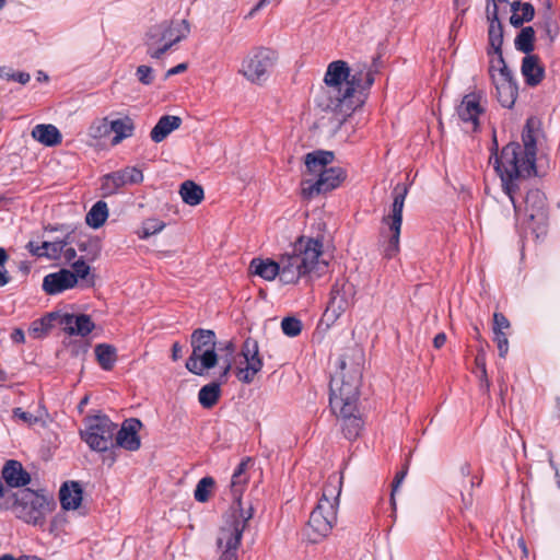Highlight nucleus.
<instances>
[{"label": "nucleus", "instance_id": "4be33fe9", "mask_svg": "<svg viewBox=\"0 0 560 560\" xmlns=\"http://www.w3.org/2000/svg\"><path fill=\"white\" fill-rule=\"evenodd\" d=\"M77 284L75 275L71 270L61 269L57 272L45 276L43 280V289L48 294H58L67 289H71Z\"/></svg>", "mask_w": 560, "mask_h": 560}, {"label": "nucleus", "instance_id": "4468645a", "mask_svg": "<svg viewBox=\"0 0 560 560\" xmlns=\"http://www.w3.org/2000/svg\"><path fill=\"white\" fill-rule=\"evenodd\" d=\"M143 173L136 166H126L121 170L105 174L101 177V191L103 197H109L119 192L127 185L142 183Z\"/></svg>", "mask_w": 560, "mask_h": 560}, {"label": "nucleus", "instance_id": "c85d7f7f", "mask_svg": "<svg viewBox=\"0 0 560 560\" xmlns=\"http://www.w3.org/2000/svg\"><path fill=\"white\" fill-rule=\"evenodd\" d=\"M32 137L46 147H56L62 141L59 129L50 124L36 125L32 130Z\"/></svg>", "mask_w": 560, "mask_h": 560}, {"label": "nucleus", "instance_id": "f8f14e48", "mask_svg": "<svg viewBox=\"0 0 560 560\" xmlns=\"http://www.w3.org/2000/svg\"><path fill=\"white\" fill-rule=\"evenodd\" d=\"M408 194V187L404 184H397L393 190V203L390 213L384 217L383 222L388 225L390 236L384 248L386 258L394 257L399 250V236L402 223V209Z\"/></svg>", "mask_w": 560, "mask_h": 560}, {"label": "nucleus", "instance_id": "f257e3e1", "mask_svg": "<svg viewBox=\"0 0 560 560\" xmlns=\"http://www.w3.org/2000/svg\"><path fill=\"white\" fill-rule=\"evenodd\" d=\"M534 119L526 121L522 132L523 145L510 142L503 147L500 154L495 153L493 166L501 179L504 194L520 210L515 200V190L524 178L536 174V138L534 136Z\"/></svg>", "mask_w": 560, "mask_h": 560}, {"label": "nucleus", "instance_id": "680f3d73", "mask_svg": "<svg viewBox=\"0 0 560 560\" xmlns=\"http://www.w3.org/2000/svg\"><path fill=\"white\" fill-rule=\"evenodd\" d=\"M77 257V252L73 247H65L61 254V258H63L67 262L72 261Z\"/></svg>", "mask_w": 560, "mask_h": 560}, {"label": "nucleus", "instance_id": "7c9ffc66", "mask_svg": "<svg viewBox=\"0 0 560 560\" xmlns=\"http://www.w3.org/2000/svg\"><path fill=\"white\" fill-rule=\"evenodd\" d=\"M342 478L343 477L341 474L330 475L323 488V493L318 502L328 501V503H330V505L337 510L339 504V497L341 493Z\"/></svg>", "mask_w": 560, "mask_h": 560}, {"label": "nucleus", "instance_id": "603ef678", "mask_svg": "<svg viewBox=\"0 0 560 560\" xmlns=\"http://www.w3.org/2000/svg\"><path fill=\"white\" fill-rule=\"evenodd\" d=\"M493 341L497 343L499 355L505 358L509 352V340L505 332H493Z\"/></svg>", "mask_w": 560, "mask_h": 560}, {"label": "nucleus", "instance_id": "473e14b6", "mask_svg": "<svg viewBox=\"0 0 560 560\" xmlns=\"http://www.w3.org/2000/svg\"><path fill=\"white\" fill-rule=\"evenodd\" d=\"M498 101L503 107L512 108L515 104L518 94V86L516 82H493Z\"/></svg>", "mask_w": 560, "mask_h": 560}, {"label": "nucleus", "instance_id": "9b49d317", "mask_svg": "<svg viewBox=\"0 0 560 560\" xmlns=\"http://www.w3.org/2000/svg\"><path fill=\"white\" fill-rule=\"evenodd\" d=\"M277 61V52L265 47L252 49L243 59L238 73L252 83L266 81Z\"/></svg>", "mask_w": 560, "mask_h": 560}, {"label": "nucleus", "instance_id": "c9c22d12", "mask_svg": "<svg viewBox=\"0 0 560 560\" xmlns=\"http://www.w3.org/2000/svg\"><path fill=\"white\" fill-rule=\"evenodd\" d=\"M179 194L185 203L189 206H197L203 199V189L192 180H185L180 185Z\"/></svg>", "mask_w": 560, "mask_h": 560}, {"label": "nucleus", "instance_id": "20e7f679", "mask_svg": "<svg viewBox=\"0 0 560 560\" xmlns=\"http://www.w3.org/2000/svg\"><path fill=\"white\" fill-rule=\"evenodd\" d=\"M331 151L317 150L305 155V165L310 173L317 176L316 179L302 182V196L311 199L319 194L336 189L346 178V172L339 166L327 167L334 161Z\"/></svg>", "mask_w": 560, "mask_h": 560}, {"label": "nucleus", "instance_id": "4d7b16f0", "mask_svg": "<svg viewBox=\"0 0 560 560\" xmlns=\"http://www.w3.org/2000/svg\"><path fill=\"white\" fill-rule=\"evenodd\" d=\"M13 417L20 419L24 423L33 424L37 421V418L32 413L24 411L22 408H14L12 410Z\"/></svg>", "mask_w": 560, "mask_h": 560}, {"label": "nucleus", "instance_id": "6e6552de", "mask_svg": "<svg viewBox=\"0 0 560 560\" xmlns=\"http://www.w3.org/2000/svg\"><path fill=\"white\" fill-rule=\"evenodd\" d=\"M527 178H524L518 188L515 190V200L520 210L513 206L515 215L517 218L523 217V220L527 223V228L530 229L536 235L545 233L548 223V208L547 199L545 194L538 188H532L526 191L525 197L522 201L518 200L517 194L524 187ZM512 205H514L512 202Z\"/></svg>", "mask_w": 560, "mask_h": 560}, {"label": "nucleus", "instance_id": "13d9d810", "mask_svg": "<svg viewBox=\"0 0 560 560\" xmlns=\"http://www.w3.org/2000/svg\"><path fill=\"white\" fill-rule=\"evenodd\" d=\"M494 54L497 55V57L490 61V67H489V73L491 77H492V73L498 72L501 69V67H504L506 65L505 60L503 58V55H502V49H500V52H494Z\"/></svg>", "mask_w": 560, "mask_h": 560}, {"label": "nucleus", "instance_id": "338daca9", "mask_svg": "<svg viewBox=\"0 0 560 560\" xmlns=\"http://www.w3.org/2000/svg\"><path fill=\"white\" fill-rule=\"evenodd\" d=\"M271 2V0H260L249 12V16H253L257 11L265 8Z\"/></svg>", "mask_w": 560, "mask_h": 560}, {"label": "nucleus", "instance_id": "c03bdc74", "mask_svg": "<svg viewBox=\"0 0 560 560\" xmlns=\"http://www.w3.org/2000/svg\"><path fill=\"white\" fill-rule=\"evenodd\" d=\"M165 224L158 219H148L143 222L141 231L139 232L140 238H148L164 229Z\"/></svg>", "mask_w": 560, "mask_h": 560}, {"label": "nucleus", "instance_id": "7ed1b4c3", "mask_svg": "<svg viewBox=\"0 0 560 560\" xmlns=\"http://www.w3.org/2000/svg\"><path fill=\"white\" fill-rule=\"evenodd\" d=\"M322 254V240L301 236L295 242L293 252L282 255L279 260L280 281L284 284H292L313 271H319Z\"/></svg>", "mask_w": 560, "mask_h": 560}, {"label": "nucleus", "instance_id": "2f4dec72", "mask_svg": "<svg viewBox=\"0 0 560 560\" xmlns=\"http://www.w3.org/2000/svg\"><path fill=\"white\" fill-rule=\"evenodd\" d=\"M249 268L254 275L267 281L273 280L277 276L280 277L279 261L276 262L270 259L254 258L250 261Z\"/></svg>", "mask_w": 560, "mask_h": 560}, {"label": "nucleus", "instance_id": "412c9836", "mask_svg": "<svg viewBox=\"0 0 560 560\" xmlns=\"http://www.w3.org/2000/svg\"><path fill=\"white\" fill-rule=\"evenodd\" d=\"M483 109L479 104V96L470 93L463 97L460 105L457 108V114L460 120L471 126L472 131L479 128V116Z\"/></svg>", "mask_w": 560, "mask_h": 560}, {"label": "nucleus", "instance_id": "a19ab883", "mask_svg": "<svg viewBox=\"0 0 560 560\" xmlns=\"http://www.w3.org/2000/svg\"><path fill=\"white\" fill-rule=\"evenodd\" d=\"M214 486V480L212 477H203L201 478L195 489L194 498L198 502H207L210 498L211 489Z\"/></svg>", "mask_w": 560, "mask_h": 560}, {"label": "nucleus", "instance_id": "39448f33", "mask_svg": "<svg viewBox=\"0 0 560 560\" xmlns=\"http://www.w3.org/2000/svg\"><path fill=\"white\" fill-rule=\"evenodd\" d=\"M190 33L187 20H165L154 24L144 35L147 54L153 59H161L174 45L180 43Z\"/></svg>", "mask_w": 560, "mask_h": 560}, {"label": "nucleus", "instance_id": "79ce46f5", "mask_svg": "<svg viewBox=\"0 0 560 560\" xmlns=\"http://www.w3.org/2000/svg\"><path fill=\"white\" fill-rule=\"evenodd\" d=\"M281 329L285 336L296 337L301 334L302 322L294 316L284 317L281 320Z\"/></svg>", "mask_w": 560, "mask_h": 560}, {"label": "nucleus", "instance_id": "bf43d9fd", "mask_svg": "<svg viewBox=\"0 0 560 560\" xmlns=\"http://www.w3.org/2000/svg\"><path fill=\"white\" fill-rule=\"evenodd\" d=\"M26 248L34 256H37V257L45 256L44 242L42 243V245H37L35 242H28L26 245Z\"/></svg>", "mask_w": 560, "mask_h": 560}, {"label": "nucleus", "instance_id": "cd10ccee", "mask_svg": "<svg viewBox=\"0 0 560 560\" xmlns=\"http://www.w3.org/2000/svg\"><path fill=\"white\" fill-rule=\"evenodd\" d=\"M182 125V118L178 116L164 115L150 132L151 140L155 143L162 142L167 136L178 129Z\"/></svg>", "mask_w": 560, "mask_h": 560}, {"label": "nucleus", "instance_id": "774afa93", "mask_svg": "<svg viewBox=\"0 0 560 560\" xmlns=\"http://www.w3.org/2000/svg\"><path fill=\"white\" fill-rule=\"evenodd\" d=\"M10 282V276L5 268L0 269V285L3 287Z\"/></svg>", "mask_w": 560, "mask_h": 560}, {"label": "nucleus", "instance_id": "a878e982", "mask_svg": "<svg viewBox=\"0 0 560 560\" xmlns=\"http://www.w3.org/2000/svg\"><path fill=\"white\" fill-rule=\"evenodd\" d=\"M503 1H498V3H502ZM510 4L512 15L510 18V23L514 27H520L524 23L529 22L534 19L535 8L529 2H521V0H509L504 1Z\"/></svg>", "mask_w": 560, "mask_h": 560}, {"label": "nucleus", "instance_id": "864d4df0", "mask_svg": "<svg viewBox=\"0 0 560 560\" xmlns=\"http://www.w3.org/2000/svg\"><path fill=\"white\" fill-rule=\"evenodd\" d=\"M407 475V468L398 471L393 480V483H392V493H390V503L393 505V508L395 509L396 508V501H395V494L396 492L398 491V488L400 487V485L402 483L405 477Z\"/></svg>", "mask_w": 560, "mask_h": 560}, {"label": "nucleus", "instance_id": "b1692460", "mask_svg": "<svg viewBox=\"0 0 560 560\" xmlns=\"http://www.w3.org/2000/svg\"><path fill=\"white\" fill-rule=\"evenodd\" d=\"M60 325L70 336H88L95 327L91 317L85 314H63L60 317Z\"/></svg>", "mask_w": 560, "mask_h": 560}, {"label": "nucleus", "instance_id": "58836bf2", "mask_svg": "<svg viewBox=\"0 0 560 560\" xmlns=\"http://www.w3.org/2000/svg\"><path fill=\"white\" fill-rule=\"evenodd\" d=\"M98 364L105 371L113 369L116 362V349L107 343H100L94 349Z\"/></svg>", "mask_w": 560, "mask_h": 560}, {"label": "nucleus", "instance_id": "3c124183", "mask_svg": "<svg viewBox=\"0 0 560 560\" xmlns=\"http://www.w3.org/2000/svg\"><path fill=\"white\" fill-rule=\"evenodd\" d=\"M72 275H75V280L85 279L90 273V266L85 262V258H80L72 264Z\"/></svg>", "mask_w": 560, "mask_h": 560}, {"label": "nucleus", "instance_id": "1a4fd4ad", "mask_svg": "<svg viewBox=\"0 0 560 560\" xmlns=\"http://www.w3.org/2000/svg\"><path fill=\"white\" fill-rule=\"evenodd\" d=\"M339 368L341 375H336L330 381L329 405L334 413H337V410H348L358 407L359 400V369L354 371V374L349 380H346L343 371L347 368V361L345 357L340 358Z\"/></svg>", "mask_w": 560, "mask_h": 560}, {"label": "nucleus", "instance_id": "09e8293b", "mask_svg": "<svg viewBox=\"0 0 560 560\" xmlns=\"http://www.w3.org/2000/svg\"><path fill=\"white\" fill-rule=\"evenodd\" d=\"M136 77L142 84L150 85L154 80L153 69L149 66L141 65L136 70Z\"/></svg>", "mask_w": 560, "mask_h": 560}, {"label": "nucleus", "instance_id": "c756f323", "mask_svg": "<svg viewBox=\"0 0 560 560\" xmlns=\"http://www.w3.org/2000/svg\"><path fill=\"white\" fill-rule=\"evenodd\" d=\"M108 129L114 132L115 136L112 139V144L117 145L122 140L130 138L135 131V122L129 116L109 120Z\"/></svg>", "mask_w": 560, "mask_h": 560}, {"label": "nucleus", "instance_id": "dca6fc26", "mask_svg": "<svg viewBox=\"0 0 560 560\" xmlns=\"http://www.w3.org/2000/svg\"><path fill=\"white\" fill-rule=\"evenodd\" d=\"M0 478V506L2 500L11 495V488L25 487L31 482V475L24 469L23 465L15 459H9L4 463Z\"/></svg>", "mask_w": 560, "mask_h": 560}, {"label": "nucleus", "instance_id": "e2e57ef3", "mask_svg": "<svg viewBox=\"0 0 560 560\" xmlns=\"http://www.w3.org/2000/svg\"><path fill=\"white\" fill-rule=\"evenodd\" d=\"M11 339L13 342L22 343L25 340L24 331L20 328H15L11 334Z\"/></svg>", "mask_w": 560, "mask_h": 560}, {"label": "nucleus", "instance_id": "a211bd4d", "mask_svg": "<svg viewBox=\"0 0 560 560\" xmlns=\"http://www.w3.org/2000/svg\"><path fill=\"white\" fill-rule=\"evenodd\" d=\"M354 299V287L346 280H338L331 288L327 312L339 317L352 304Z\"/></svg>", "mask_w": 560, "mask_h": 560}, {"label": "nucleus", "instance_id": "e433bc0d", "mask_svg": "<svg viewBox=\"0 0 560 560\" xmlns=\"http://www.w3.org/2000/svg\"><path fill=\"white\" fill-rule=\"evenodd\" d=\"M220 396V383L211 382L200 388L198 393V400L203 408L210 409L218 402Z\"/></svg>", "mask_w": 560, "mask_h": 560}, {"label": "nucleus", "instance_id": "f03ea898", "mask_svg": "<svg viewBox=\"0 0 560 560\" xmlns=\"http://www.w3.org/2000/svg\"><path fill=\"white\" fill-rule=\"evenodd\" d=\"M250 464V457L243 458L232 475L230 487L237 506L232 509L226 516L225 524L219 530L217 547L220 556L218 560H238L243 533L253 517L252 508L247 511L241 508V497L249 479L247 469Z\"/></svg>", "mask_w": 560, "mask_h": 560}, {"label": "nucleus", "instance_id": "de8ad7c7", "mask_svg": "<svg viewBox=\"0 0 560 560\" xmlns=\"http://www.w3.org/2000/svg\"><path fill=\"white\" fill-rule=\"evenodd\" d=\"M109 120L108 118H104L102 120L95 121L91 125L89 129V135L94 138H102L110 133V130L108 129Z\"/></svg>", "mask_w": 560, "mask_h": 560}, {"label": "nucleus", "instance_id": "6ab92c4d", "mask_svg": "<svg viewBox=\"0 0 560 560\" xmlns=\"http://www.w3.org/2000/svg\"><path fill=\"white\" fill-rule=\"evenodd\" d=\"M142 427V422L137 418H129L125 420L121 428L115 433L116 444L127 451L135 452L141 446L139 430Z\"/></svg>", "mask_w": 560, "mask_h": 560}, {"label": "nucleus", "instance_id": "5fc2aeb1", "mask_svg": "<svg viewBox=\"0 0 560 560\" xmlns=\"http://www.w3.org/2000/svg\"><path fill=\"white\" fill-rule=\"evenodd\" d=\"M510 328L509 319L502 313L493 314V332H504Z\"/></svg>", "mask_w": 560, "mask_h": 560}, {"label": "nucleus", "instance_id": "052dcab7", "mask_svg": "<svg viewBox=\"0 0 560 560\" xmlns=\"http://www.w3.org/2000/svg\"><path fill=\"white\" fill-rule=\"evenodd\" d=\"M187 69V65L186 63H179L171 69H168L165 73V79H168L172 75H175V74H178V73H182L184 71H186Z\"/></svg>", "mask_w": 560, "mask_h": 560}, {"label": "nucleus", "instance_id": "ddd939ff", "mask_svg": "<svg viewBox=\"0 0 560 560\" xmlns=\"http://www.w3.org/2000/svg\"><path fill=\"white\" fill-rule=\"evenodd\" d=\"M336 521L337 510L328 501L318 502L311 512L303 535L310 542L317 544L330 534Z\"/></svg>", "mask_w": 560, "mask_h": 560}, {"label": "nucleus", "instance_id": "4c0bfd02", "mask_svg": "<svg viewBox=\"0 0 560 560\" xmlns=\"http://www.w3.org/2000/svg\"><path fill=\"white\" fill-rule=\"evenodd\" d=\"M108 218V208L105 201H97L88 212L85 221L93 229L101 228Z\"/></svg>", "mask_w": 560, "mask_h": 560}, {"label": "nucleus", "instance_id": "bb28decb", "mask_svg": "<svg viewBox=\"0 0 560 560\" xmlns=\"http://www.w3.org/2000/svg\"><path fill=\"white\" fill-rule=\"evenodd\" d=\"M62 509L75 510L82 502V488L78 481L65 482L59 491Z\"/></svg>", "mask_w": 560, "mask_h": 560}, {"label": "nucleus", "instance_id": "ea45409f", "mask_svg": "<svg viewBox=\"0 0 560 560\" xmlns=\"http://www.w3.org/2000/svg\"><path fill=\"white\" fill-rule=\"evenodd\" d=\"M535 31L532 26H526L517 34L514 44L518 51L530 55L534 50Z\"/></svg>", "mask_w": 560, "mask_h": 560}, {"label": "nucleus", "instance_id": "f3484780", "mask_svg": "<svg viewBox=\"0 0 560 560\" xmlns=\"http://www.w3.org/2000/svg\"><path fill=\"white\" fill-rule=\"evenodd\" d=\"M350 74V68L343 60H336L328 65L324 82L329 89L330 102L338 101L346 88V82Z\"/></svg>", "mask_w": 560, "mask_h": 560}, {"label": "nucleus", "instance_id": "0e129e2a", "mask_svg": "<svg viewBox=\"0 0 560 560\" xmlns=\"http://www.w3.org/2000/svg\"><path fill=\"white\" fill-rule=\"evenodd\" d=\"M182 351L183 347L179 345V342H174L172 346V359L173 361H177L182 358Z\"/></svg>", "mask_w": 560, "mask_h": 560}, {"label": "nucleus", "instance_id": "72a5a7b5", "mask_svg": "<svg viewBox=\"0 0 560 560\" xmlns=\"http://www.w3.org/2000/svg\"><path fill=\"white\" fill-rule=\"evenodd\" d=\"M61 315L57 313H49L46 316L42 317L32 323L28 334L35 338H43L48 334V331L54 327V323L58 320L60 323Z\"/></svg>", "mask_w": 560, "mask_h": 560}, {"label": "nucleus", "instance_id": "69168bd1", "mask_svg": "<svg viewBox=\"0 0 560 560\" xmlns=\"http://www.w3.org/2000/svg\"><path fill=\"white\" fill-rule=\"evenodd\" d=\"M446 342V335L444 332L438 334L433 339V346L436 349L442 348Z\"/></svg>", "mask_w": 560, "mask_h": 560}, {"label": "nucleus", "instance_id": "49530a36", "mask_svg": "<svg viewBox=\"0 0 560 560\" xmlns=\"http://www.w3.org/2000/svg\"><path fill=\"white\" fill-rule=\"evenodd\" d=\"M68 245L66 240L55 242H44L45 256L51 259L61 258L63 248Z\"/></svg>", "mask_w": 560, "mask_h": 560}, {"label": "nucleus", "instance_id": "393cba45", "mask_svg": "<svg viewBox=\"0 0 560 560\" xmlns=\"http://www.w3.org/2000/svg\"><path fill=\"white\" fill-rule=\"evenodd\" d=\"M521 72L529 86L538 85L545 77V68L536 55H527L523 58Z\"/></svg>", "mask_w": 560, "mask_h": 560}, {"label": "nucleus", "instance_id": "423d86ee", "mask_svg": "<svg viewBox=\"0 0 560 560\" xmlns=\"http://www.w3.org/2000/svg\"><path fill=\"white\" fill-rule=\"evenodd\" d=\"M374 74L372 67L366 63H357L350 68V74L341 97L338 101H332L327 106L343 116L350 115L363 103L362 94L373 85Z\"/></svg>", "mask_w": 560, "mask_h": 560}, {"label": "nucleus", "instance_id": "2eb2a0df", "mask_svg": "<svg viewBox=\"0 0 560 560\" xmlns=\"http://www.w3.org/2000/svg\"><path fill=\"white\" fill-rule=\"evenodd\" d=\"M241 354L244 358L245 366L236 368L235 375L237 380L244 384H250L256 374L259 373L264 366L262 359L259 354V346L257 340L247 338L243 342Z\"/></svg>", "mask_w": 560, "mask_h": 560}, {"label": "nucleus", "instance_id": "aec40b11", "mask_svg": "<svg viewBox=\"0 0 560 560\" xmlns=\"http://www.w3.org/2000/svg\"><path fill=\"white\" fill-rule=\"evenodd\" d=\"M341 422V430L349 441L357 440L363 430L364 421L358 407L348 410H337L335 413Z\"/></svg>", "mask_w": 560, "mask_h": 560}, {"label": "nucleus", "instance_id": "37998d69", "mask_svg": "<svg viewBox=\"0 0 560 560\" xmlns=\"http://www.w3.org/2000/svg\"><path fill=\"white\" fill-rule=\"evenodd\" d=\"M80 252L84 253L86 260H94L100 255V244L95 240H83L78 243Z\"/></svg>", "mask_w": 560, "mask_h": 560}, {"label": "nucleus", "instance_id": "6e6d98bb", "mask_svg": "<svg viewBox=\"0 0 560 560\" xmlns=\"http://www.w3.org/2000/svg\"><path fill=\"white\" fill-rule=\"evenodd\" d=\"M492 82H516L512 71L509 69V67L505 65L504 67H501V69L497 73H492Z\"/></svg>", "mask_w": 560, "mask_h": 560}, {"label": "nucleus", "instance_id": "f704fd0d", "mask_svg": "<svg viewBox=\"0 0 560 560\" xmlns=\"http://www.w3.org/2000/svg\"><path fill=\"white\" fill-rule=\"evenodd\" d=\"M219 351L224 352V354L219 355V361L221 362L219 383L221 384L226 382L228 376L232 370L234 363L235 346L232 341H226L222 348H219Z\"/></svg>", "mask_w": 560, "mask_h": 560}, {"label": "nucleus", "instance_id": "9d476101", "mask_svg": "<svg viewBox=\"0 0 560 560\" xmlns=\"http://www.w3.org/2000/svg\"><path fill=\"white\" fill-rule=\"evenodd\" d=\"M117 425L105 415L89 417L84 430L80 431L82 440L96 452H105L113 445Z\"/></svg>", "mask_w": 560, "mask_h": 560}, {"label": "nucleus", "instance_id": "0eeeda50", "mask_svg": "<svg viewBox=\"0 0 560 560\" xmlns=\"http://www.w3.org/2000/svg\"><path fill=\"white\" fill-rule=\"evenodd\" d=\"M192 352L186 361V369L195 375H203L219 362L217 337L213 330L198 328L191 334Z\"/></svg>", "mask_w": 560, "mask_h": 560}, {"label": "nucleus", "instance_id": "8fccbe9b", "mask_svg": "<svg viewBox=\"0 0 560 560\" xmlns=\"http://www.w3.org/2000/svg\"><path fill=\"white\" fill-rule=\"evenodd\" d=\"M475 364L478 371L480 372V381L486 383V386H489L487 368H486V353L482 349H480L475 358Z\"/></svg>", "mask_w": 560, "mask_h": 560}, {"label": "nucleus", "instance_id": "a18cd8bd", "mask_svg": "<svg viewBox=\"0 0 560 560\" xmlns=\"http://www.w3.org/2000/svg\"><path fill=\"white\" fill-rule=\"evenodd\" d=\"M0 78L7 81H15L21 84H26L31 80V75L24 71L14 72L8 67H0Z\"/></svg>", "mask_w": 560, "mask_h": 560}, {"label": "nucleus", "instance_id": "5701e85b", "mask_svg": "<svg viewBox=\"0 0 560 560\" xmlns=\"http://www.w3.org/2000/svg\"><path fill=\"white\" fill-rule=\"evenodd\" d=\"M486 13L489 21V45L493 52H500L503 44V26L499 20L498 2H487Z\"/></svg>", "mask_w": 560, "mask_h": 560}]
</instances>
